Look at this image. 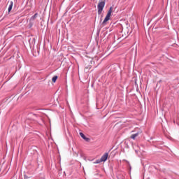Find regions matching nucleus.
<instances>
[{
	"label": "nucleus",
	"instance_id": "9b49d317",
	"mask_svg": "<svg viewBox=\"0 0 179 179\" xmlns=\"http://www.w3.org/2000/svg\"><path fill=\"white\" fill-rule=\"evenodd\" d=\"M24 179H27V178H28L27 176L24 175Z\"/></svg>",
	"mask_w": 179,
	"mask_h": 179
},
{
	"label": "nucleus",
	"instance_id": "20e7f679",
	"mask_svg": "<svg viewBox=\"0 0 179 179\" xmlns=\"http://www.w3.org/2000/svg\"><path fill=\"white\" fill-rule=\"evenodd\" d=\"M142 134V131H138L137 133L132 134L131 138L135 140L136 137L139 136Z\"/></svg>",
	"mask_w": 179,
	"mask_h": 179
},
{
	"label": "nucleus",
	"instance_id": "9d476101",
	"mask_svg": "<svg viewBox=\"0 0 179 179\" xmlns=\"http://www.w3.org/2000/svg\"><path fill=\"white\" fill-rule=\"evenodd\" d=\"M94 163H95V164H100V163H102V161H101V159H96Z\"/></svg>",
	"mask_w": 179,
	"mask_h": 179
},
{
	"label": "nucleus",
	"instance_id": "1a4fd4ad",
	"mask_svg": "<svg viewBox=\"0 0 179 179\" xmlns=\"http://www.w3.org/2000/svg\"><path fill=\"white\" fill-rule=\"evenodd\" d=\"M37 16H38V13H35L31 17V20H34L36 19V17H37Z\"/></svg>",
	"mask_w": 179,
	"mask_h": 179
},
{
	"label": "nucleus",
	"instance_id": "7ed1b4c3",
	"mask_svg": "<svg viewBox=\"0 0 179 179\" xmlns=\"http://www.w3.org/2000/svg\"><path fill=\"white\" fill-rule=\"evenodd\" d=\"M121 33H124L122 34V37H123V38H127V36L129 34V25L127 24L126 28L122 29Z\"/></svg>",
	"mask_w": 179,
	"mask_h": 179
},
{
	"label": "nucleus",
	"instance_id": "6e6552de",
	"mask_svg": "<svg viewBox=\"0 0 179 179\" xmlns=\"http://www.w3.org/2000/svg\"><path fill=\"white\" fill-rule=\"evenodd\" d=\"M58 79V76H55L52 78V82H53V83H55V82H57V80Z\"/></svg>",
	"mask_w": 179,
	"mask_h": 179
},
{
	"label": "nucleus",
	"instance_id": "39448f33",
	"mask_svg": "<svg viewBox=\"0 0 179 179\" xmlns=\"http://www.w3.org/2000/svg\"><path fill=\"white\" fill-rule=\"evenodd\" d=\"M108 157V152H106L101 157V161L106 162Z\"/></svg>",
	"mask_w": 179,
	"mask_h": 179
},
{
	"label": "nucleus",
	"instance_id": "423d86ee",
	"mask_svg": "<svg viewBox=\"0 0 179 179\" xmlns=\"http://www.w3.org/2000/svg\"><path fill=\"white\" fill-rule=\"evenodd\" d=\"M80 136H81V138H83V139H84L85 141H89V138H87L86 136H85V134L83 133H80Z\"/></svg>",
	"mask_w": 179,
	"mask_h": 179
},
{
	"label": "nucleus",
	"instance_id": "f03ea898",
	"mask_svg": "<svg viewBox=\"0 0 179 179\" xmlns=\"http://www.w3.org/2000/svg\"><path fill=\"white\" fill-rule=\"evenodd\" d=\"M104 6H106V1H100L98 3L97 9H98V15H101L103 12V9H104Z\"/></svg>",
	"mask_w": 179,
	"mask_h": 179
},
{
	"label": "nucleus",
	"instance_id": "0eeeda50",
	"mask_svg": "<svg viewBox=\"0 0 179 179\" xmlns=\"http://www.w3.org/2000/svg\"><path fill=\"white\" fill-rule=\"evenodd\" d=\"M12 8H13V1L10 2V4L8 8V12H10V10H12Z\"/></svg>",
	"mask_w": 179,
	"mask_h": 179
},
{
	"label": "nucleus",
	"instance_id": "f257e3e1",
	"mask_svg": "<svg viewBox=\"0 0 179 179\" xmlns=\"http://www.w3.org/2000/svg\"><path fill=\"white\" fill-rule=\"evenodd\" d=\"M112 13H113V7H110L109 10L108 11V13L102 22V24H106V23H107L108 20H110V17H111Z\"/></svg>",
	"mask_w": 179,
	"mask_h": 179
},
{
	"label": "nucleus",
	"instance_id": "f8f14e48",
	"mask_svg": "<svg viewBox=\"0 0 179 179\" xmlns=\"http://www.w3.org/2000/svg\"><path fill=\"white\" fill-rule=\"evenodd\" d=\"M135 152H136V153H138V150H136Z\"/></svg>",
	"mask_w": 179,
	"mask_h": 179
}]
</instances>
